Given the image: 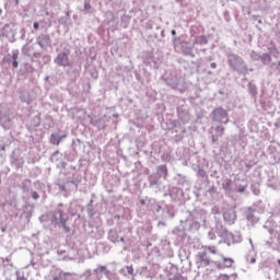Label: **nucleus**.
<instances>
[{
  "label": "nucleus",
  "mask_w": 280,
  "mask_h": 280,
  "mask_svg": "<svg viewBox=\"0 0 280 280\" xmlns=\"http://www.w3.org/2000/svg\"><path fill=\"white\" fill-rule=\"evenodd\" d=\"M31 196L33 200H38V198H40V195H38V192L34 190L31 191Z\"/></svg>",
  "instance_id": "nucleus-60"
},
{
  "label": "nucleus",
  "mask_w": 280,
  "mask_h": 280,
  "mask_svg": "<svg viewBox=\"0 0 280 280\" xmlns=\"http://www.w3.org/2000/svg\"><path fill=\"white\" fill-rule=\"evenodd\" d=\"M30 185H32V180L25 179L22 182V189L23 191H30Z\"/></svg>",
  "instance_id": "nucleus-49"
},
{
  "label": "nucleus",
  "mask_w": 280,
  "mask_h": 280,
  "mask_svg": "<svg viewBox=\"0 0 280 280\" xmlns=\"http://www.w3.org/2000/svg\"><path fill=\"white\" fill-rule=\"evenodd\" d=\"M164 207H162L161 203H158V206L154 208L153 213H156L161 218V213H163Z\"/></svg>",
  "instance_id": "nucleus-53"
},
{
  "label": "nucleus",
  "mask_w": 280,
  "mask_h": 280,
  "mask_svg": "<svg viewBox=\"0 0 280 280\" xmlns=\"http://www.w3.org/2000/svg\"><path fill=\"white\" fill-rule=\"evenodd\" d=\"M222 261H223V266H225V268H232L233 264H235V260H233V258H226L224 256H222Z\"/></svg>",
  "instance_id": "nucleus-46"
},
{
  "label": "nucleus",
  "mask_w": 280,
  "mask_h": 280,
  "mask_svg": "<svg viewBox=\"0 0 280 280\" xmlns=\"http://www.w3.org/2000/svg\"><path fill=\"white\" fill-rule=\"evenodd\" d=\"M22 54L24 55V56H32L31 54H30V46H27V45H24L23 47H22Z\"/></svg>",
  "instance_id": "nucleus-54"
},
{
  "label": "nucleus",
  "mask_w": 280,
  "mask_h": 280,
  "mask_svg": "<svg viewBox=\"0 0 280 280\" xmlns=\"http://www.w3.org/2000/svg\"><path fill=\"white\" fill-rule=\"evenodd\" d=\"M20 100H21V102H23V104H30V103H31L30 93H27V92H22V93L20 94Z\"/></svg>",
  "instance_id": "nucleus-48"
},
{
  "label": "nucleus",
  "mask_w": 280,
  "mask_h": 280,
  "mask_svg": "<svg viewBox=\"0 0 280 280\" xmlns=\"http://www.w3.org/2000/svg\"><path fill=\"white\" fill-rule=\"evenodd\" d=\"M237 273L226 275V273H220L217 278V280H236Z\"/></svg>",
  "instance_id": "nucleus-38"
},
{
  "label": "nucleus",
  "mask_w": 280,
  "mask_h": 280,
  "mask_svg": "<svg viewBox=\"0 0 280 280\" xmlns=\"http://www.w3.org/2000/svg\"><path fill=\"white\" fill-rule=\"evenodd\" d=\"M270 51H271L273 58H279V50L277 48H271Z\"/></svg>",
  "instance_id": "nucleus-61"
},
{
  "label": "nucleus",
  "mask_w": 280,
  "mask_h": 280,
  "mask_svg": "<svg viewBox=\"0 0 280 280\" xmlns=\"http://www.w3.org/2000/svg\"><path fill=\"white\" fill-rule=\"evenodd\" d=\"M228 240L230 241V246H233V244H242V233L235 232L233 234L230 232V234H228Z\"/></svg>",
  "instance_id": "nucleus-26"
},
{
  "label": "nucleus",
  "mask_w": 280,
  "mask_h": 280,
  "mask_svg": "<svg viewBox=\"0 0 280 280\" xmlns=\"http://www.w3.org/2000/svg\"><path fill=\"white\" fill-rule=\"evenodd\" d=\"M203 248V253H206L208 255V253H211V255H218V248H215V246H202Z\"/></svg>",
  "instance_id": "nucleus-43"
},
{
  "label": "nucleus",
  "mask_w": 280,
  "mask_h": 280,
  "mask_svg": "<svg viewBox=\"0 0 280 280\" xmlns=\"http://www.w3.org/2000/svg\"><path fill=\"white\" fill-rule=\"evenodd\" d=\"M162 220H172V218H174V208L170 207V206H165L162 209V213L160 217Z\"/></svg>",
  "instance_id": "nucleus-25"
},
{
  "label": "nucleus",
  "mask_w": 280,
  "mask_h": 280,
  "mask_svg": "<svg viewBox=\"0 0 280 280\" xmlns=\"http://www.w3.org/2000/svg\"><path fill=\"white\" fill-rule=\"evenodd\" d=\"M177 117L180 119L184 124H189L191 120V115H189V112L187 110V107L184 105L177 106Z\"/></svg>",
  "instance_id": "nucleus-13"
},
{
  "label": "nucleus",
  "mask_w": 280,
  "mask_h": 280,
  "mask_svg": "<svg viewBox=\"0 0 280 280\" xmlns=\"http://www.w3.org/2000/svg\"><path fill=\"white\" fill-rule=\"evenodd\" d=\"M194 172H196V175L202 180V183H209V175H207V171H205L202 166L198 165L194 168Z\"/></svg>",
  "instance_id": "nucleus-23"
},
{
  "label": "nucleus",
  "mask_w": 280,
  "mask_h": 280,
  "mask_svg": "<svg viewBox=\"0 0 280 280\" xmlns=\"http://www.w3.org/2000/svg\"><path fill=\"white\" fill-rule=\"evenodd\" d=\"M2 36H5V38H14V36H16V33L14 32V30H12L10 25H5L2 28Z\"/></svg>",
  "instance_id": "nucleus-32"
},
{
  "label": "nucleus",
  "mask_w": 280,
  "mask_h": 280,
  "mask_svg": "<svg viewBox=\"0 0 280 280\" xmlns=\"http://www.w3.org/2000/svg\"><path fill=\"white\" fill-rule=\"evenodd\" d=\"M148 182H149V187L159 189V187H161V177L155 174L152 173L151 175L148 176Z\"/></svg>",
  "instance_id": "nucleus-20"
},
{
  "label": "nucleus",
  "mask_w": 280,
  "mask_h": 280,
  "mask_svg": "<svg viewBox=\"0 0 280 280\" xmlns=\"http://www.w3.org/2000/svg\"><path fill=\"white\" fill-rule=\"evenodd\" d=\"M16 280H27V278H25V275L21 271H16Z\"/></svg>",
  "instance_id": "nucleus-59"
},
{
  "label": "nucleus",
  "mask_w": 280,
  "mask_h": 280,
  "mask_svg": "<svg viewBox=\"0 0 280 280\" xmlns=\"http://www.w3.org/2000/svg\"><path fill=\"white\" fill-rule=\"evenodd\" d=\"M69 56H71V50L65 48L63 51L57 54V57L54 59L55 65H57V67H71Z\"/></svg>",
  "instance_id": "nucleus-8"
},
{
  "label": "nucleus",
  "mask_w": 280,
  "mask_h": 280,
  "mask_svg": "<svg viewBox=\"0 0 280 280\" xmlns=\"http://www.w3.org/2000/svg\"><path fill=\"white\" fill-rule=\"evenodd\" d=\"M260 60L262 65H270V62H272V57L270 56V54L265 52L260 56Z\"/></svg>",
  "instance_id": "nucleus-42"
},
{
  "label": "nucleus",
  "mask_w": 280,
  "mask_h": 280,
  "mask_svg": "<svg viewBox=\"0 0 280 280\" xmlns=\"http://www.w3.org/2000/svg\"><path fill=\"white\" fill-rule=\"evenodd\" d=\"M175 180L179 187H189V179L180 173L175 176Z\"/></svg>",
  "instance_id": "nucleus-30"
},
{
  "label": "nucleus",
  "mask_w": 280,
  "mask_h": 280,
  "mask_svg": "<svg viewBox=\"0 0 280 280\" xmlns=\"http://www.w3.org/2000/svg\"><path fill=\"white\" fill-rule=\"evenodd\" d=\"M207 218L205 217V211L195 209L192 211L183 210L182 217L179 220L180 229L183 231L179 232L180 240H185L186 234L185 231H199L200 223L206 222Z\"/></svg>",
  "instance_id": "nucleus-1"
},
{
  "label": "nucleus",
  "mask_w": 280,
  "mask_h": 280,
  "mask_svg": "<svg viewBox=\"0 0 280 280\" xmlns=\"http://www.w3.org/2000/svg\"><path fill=\"white\" fill-rule=\"evenodd\" d=\"M62 139H67V135H60L58 132H54L50 135L49 137V143H51L52 145H60V142L62 141Z\"/></svg>",
  "instance_id": "nucleus-22"
},
{
  "label": "nucleus",
  "mask_w": 280,
  "mask_h": 280,
  "mask_svg": "<svg viewBox=\"0 0 280 280\" xmlns=\"http://www.w3.org/2000/svg\"><path fill=\"white\" fill-rule=\"evenodd\" d=\"M155 174L163 178L164 180L167 179V174H168V171H167V165L165 164H162V165H159L156 168H155Z\"/></svg>",
  "instance_id": "nucleus-28"
},
{
  "label": "nucleus",
  "mask_w": 280,
  "mask_h": 280,
  "mask_svg": "<svg viewBox=\"0 0 280 280\" xmlns=\"http://www.w3.org/2000/svg\"><path fill=\"white\" fill-rule=\"evenodd\" d=\"M247 93L250 95V97L254 100V102H257V95L259 91L257 90V85L253 82H249L247 84Z\"/></svg>",
  "instance_id": "nucleus-27"
},
{
  "label": "nucleus",
  "mask_w": 280,
  "mask_h": 280,
  "mask_svg": "<svg viewBox=\"0 0 280 280\" xmlns=\"http://www.w3.org/2000/svg\"><path fill=\"white\" fill-rule=\"evenodd\" d=\"M275 240L277 243H275ZM279 243H280V240L277 236L270 237V240L266 242V244H267V246H269V248H278L279 245H277V244H279Z\"/></svg>",
  "instance_id": "nucleus-41"
},
{
  "label": "nucleus",
  "mask_w": 280,
  "mask_h": 280,
  "mask_svg": "<svg viewBox=\"0 0 280 280\" xmlns=\"http://www.w3.org/2000/svg\"><path fill=\"white\" fill-rule=\"evenodd\" d=\"M250 58H252V60L258 61V60H261V55L258 54V52L255 51V50H252V52H250Z\"/></svg>",
  "instance_id": "nucleus-52"
},
{
  "label": "nucleus",
  "mask_w": 280,
  "mask_h": 280,
  "mask_svg": "<svg viewBox=\"0 0 280 280\" xmlns=\"http://www.w3.org/2000/svg\"><path fill=\"white\" fill-rule=\"evenodd\" d=\"M222 187L225 194H233V180H231V178H225L222 183Z\"/></svg>",
  "instance_id": "nucleus-31"
},
{
  "label": "nucleus",
  "mask_w": 280,
  "mask_h": 280,
  "mask_svg": "<svg viewBox=\"0 0 280 280\" xmlns=\"http://www.w3.org/2000/svg\"><path fill=\"white\" fill-rule=\"evenodd\" d=\"M10 161H11V165H14L15 167H23V158H15L14 155H11L10 158Z\"/></svg>",
  "instance_id": "nucleus-36"
},
{
  "label": "nucleus",
  "mask_w": 280,
  "mask_h": 280,
  "mask_svg": "<svg viewBox=\"0 0 280 280\" xmlns=\"http://www.w3.org/2000/svg\"><path fill=\"white\" fill-rule=\"evenodd\" d=\"M217 137H223L224 135V127L223 126H217L214 128Z\"/></svg>",
  "instance_id": "nucleus-51"
},
{
  "label": "nucleus",
  "mask_w": 280,
  "mask_h": 280,
  "mask_svg": "<svg viewBox=\"0 0 280 280\" xmlns=\"http://www.w3.org/2000/svg\"><path fill=\"white\" fill-rule=\"evenodd\" d=\"M159 205L160 203L156 201V199H154V198H149L148 199L147 207H148L149 211H153L154 209H156V207Z\"/></svg>",
  "instance_id": "nucleus-39"
},
{
  "label": "nucleus",
  "mask_w": 280,
  "mask_h": 280,
  "mask_svg": "<svg viewBox=\"0 0 280 280\" xmlns=\"http://www.w3.org/2000/svg\"><path fill=\"white\" fill-rule=\"evenodd\" d=\"M228 58V65L230 69H233V71H237V73H247L248 67L246 66V61H244V58H242L240 55L235 52H229L226 55Z\"/></svg>",
  "instance_id": "nucleus-5"
},
{
  "label": "nucleus",
  "mask_w": 280,
  "mask_h": 280,
  "mask_svg": "<svg viewBox=\"0 0 280 280\" xmlns=\"http://www.w3.org/2000/svg\"><path fill=\"white\" fill-rule=\"evenodd\" d=\"M162 194L163 198H168L171 202H180L185 196V191H183V189L172 185L164 186Z\"/></svg>",
  "instance_id": "nucleus-6"
},
{
  "label": "nucleus",
  "mask_w": 280,
  "mask_h": 280,
  "mask_svg": "<svg viewBox=\"0 0 280 280\" xmlns=\"http://www.w3.org/2000/svg\"><path fill=\"white\" fill-rule=\"evenodd\" d=\"M82 180L80 178H71L67 177L65 179H59L58 187L60 191H65L66 194H69V191H75L78 189V185H80Z\"/></svg>",
  "instance_id": "nucleus-7"
},
{
  "label": "nucleus",
  "mask_w": 280,
  "mask_h": 280,
  "mask_svg": "<svg viewBox=\"0 0 280 280\" xmlns=\"http://www.w3.org/2000/svg\"><path fill=\"white\" fill-rule=\"evenodd\" d=\"M3 62L12 63L13 69H19V50H12V55L3 57Z\"/></svg>",
  "instance_id": "nucleus-15"
},
{
  "label": "nucleus",
  "mask_w": 280,
  "mask_h": 280,
  "mask_svg": "<svg viewBox=\"0 0 280 280\" xmlns=\"http://www.w3.org/2000/svg\"><path fill=\"white\" fill-rule=\"evenodd\" d=\"M0 126L4 128V130H10L12 128V116L11 115H2L0 117Z\"/></svg>",
  "instance_id": "nucleus-24"
},
{
  "label": "nucleus",
  "mask_w": 280,
  "mask_h": 280,
  "mask_svg": "<svg viewBox=\"0 0 280 280\" xmlns=\"http://www.w3.org/2000/svg\"><path fill=\"white\" fill-rule=\"evenodd\" d=\"M22 71L23 73H34V67L32 66V63L25 62L22 66Z\"/></svg>",
  "instance_id": "nucleus-44"
},
{
  "label": "nucleus",
  "mask_w": 280,
  "mask_h": 280,
  "mask_svg": "<svg viewBox=\"0 0 280 280\" xmlns=\"http://www.w3.org/2000/svg\"><path fill=\"white\" fill-rule=\"evenodd\" d=\"M209 240H215V233L213 231L208 232Z\"/></svg>",
  "instance_id": "nucleus-63"
},
{
  "label": "nucleus",
  "mask_w": 280,
  "mask_h": 280,
  "mask_svg": "<svg viewBox=\"0 0 280 280\" xmlns=\"http://www.w3.org/2000/svg\"><path fill=\"white\" fill-rule=\"evenodd\" d=\"M82 12H83V14H93V12H95V9L93 8V5L91 4V2L89 0H84V5H83Z\"/></svg>",
  "instance_id": "nucleus-35"
},
{
  "label": "nucleus",
  "mask_w": 280,
  "mask_h": 280,
  "mask_svg": "<svg viewBox=\"0 0 280 280\" xmlns=\"http://www.w3.org/2000/svg\"><path fill=\"white\" fill-rule=\"evenodd\" d=\"M108 266L97 265L93 271L88 269L79 277L78 280H91L93 275H96V280H101L103 277H105L107 280H119V275L117 273V262L112 261L108 264Z\"/></svg>",
  "instance_id": "nucleus-2"
},
{
  "label": "nucleus",
  "mask_w": 280,
  "mask_h": 280,
  "mask_svg": "<svg viewBox=\"0 0 280 280\" xmlns=\"http://www.w3.org/2000/svg\"><path fill=\"white\" fill-rule=\"evenodd\" d=\"M68 277H71V272L58 271V273L54 276V280H65Z\"/></svg>",
  "instance_id": "nucleus-40"
},
{
  "label": "nucleus",
  "mask_w": 280,
  "mask_h": 280,
  "mask_svg": "<svg viewBox=\"0 0 280 280\" xmlns=\"http://www.w3.org/2000/svg\"><path fill=\"white\" fill-rule=\"evenodd\" d=\"M105 25H108L112 30H115L117 27V19L115 18V13L113 11H106L105 12V19H104Z\"/></svg>",
  "instance_id": "nucleus-16"
},
{
  "label": "nucleus",
  "mask_w": 280,
  "mask_h": 280,
  "mask_svg": "<svg viewBox=\"0 0 280 280\" xmlns=\"http://www.w3.org/2000/svg\"><path fill=\"white\" fill-rule=\"evenodd\" d=\"M211 264H215L211 258L209 257V254L207 252H198L196 255V266L197 268H207V266H211Z\"/></svg>",
  "instance_id": "nucleus-10"
},
{
  "label": "nucleus",
  "mask_w": 280,
  "mask_h": 280,
  "mask_svg": "<svg viewBox=\"0 0 280 280\" xmlns=\"http://www.w3.org/2000/svg\"><path fill=\"white\" fill-rule=\"evenodd\" d=\"M214 265L217 266V268H219V270H224V268H226L224 266L223 260L222 261L218 260V261L214 262Z\"/></svg>",
  "instance_id": "nucleus-58"
},
{
  "label": "nucleus",
  "mask_w": 280,
  "mask_h": 280,
  "mask_svg": "<svg viewBox=\"0 0 280 280\" xmlns=\"http://www.w3.org/2000/svg\"><path fill=\"white\" fill-rule=\"evenodd\" d=\"M50 222L51 224H54V226H62L65 233H71V228L67 225V222H69V212L65 205L59 203L54 209V211L51 212Z\"/></svg>",
  "instance_id": "nucleus-3"
},
{
  "label": "nucleus",
  "mask_w": 280,
  "mask_h": 280,
  "mask_svg": "<svg viewBox=\"0 0 280 280\" xmlns=\"http://www.w3.org/2000/svg\"><path fill=\"white\" fill-rule=\"evenodd\" d=\"M275 128H280V118H278L275 124H273Z\"/></svg>",
  "instance_id": "nucleus-64"
},
{
  "label": "nucleus",
  "mask_w": 280,
  "mask_h": 280,
  "mask_svg": "<svg viewBox=\"0 0 280 280\" xmlns=\"http://www.w3.org/2000/svg\"><path fill=\"white\" fill-rule=\"evenodd\" d=\"M108 240L113 244H117L119 242H125L124 236L119 237V232L115 229L108 231Z\"/></svg>",
  "instance_id": "nucleus-21"
},
{
  "label": "nucleus",
  "mask_w": 280,
  "mask_h": 280,
  "mask_svg": "<svg viewBox=\"0 0 280 280\" xmlns=\"http://www.w3.org/2000/svg\"><path fill=\"white\" fill-rule=\"evenodd\" d=\"M223 220L230 226L232 224H235V220H237V213L235 212V209L231 208V209L225 210L223 212Z\"/></svg>",
  "instance_id": "nucleus-14"
},
{
  "label": "nucleus",
  "mask_w": 280,
  "mask_h": 280,
  "mask_svg": "<svg viewBox=\"0 0 280 280\" xmlns=\"http://www.w3.org/2000/svg\"><path fill=\"white\" fill-rule=\"evenodd\" d=\"M250 189H252L254 196H259V194L261 192L259 190V184H252Z\"/></svg>",
  "instance_id": "nucleus-50"
},
{
  "label": "nucleus",
  "mask_w": 280,
  "mask_h": 280,
  "mask_svg": "<svg viewBox=\"0 0 280 280\" xmlns=\"http://www.w3.org/2000/svg\"><path fill=\"white\" fill-rule=\"evenodd\" d=\"M165 84L179 93H184L185 91V80L178 75L176 70H167L165 74L162 77Z\"/></svg>",
  "instance_id": "nucleus-4"
},
{
  "label": "nucleus",
  "mask_w": 280,
  "mask_h": 280,
  "mask_svg": "<svg viewBox=\"0 0 280 280\" xmlns=\"http://www.w3.org/2000/svg\"><path fill=\"white\" fill-rule=\"evenodd\" d=\"M180 279H183V275L177 272V273L174 275V277L171 280H180Z\"/></svg>",
  "instance_id": "nucleus-62"
},
{
  "label": "nucleus",
  "mask_w": 280,
  "mask_h": 280,
  "mask_svg": "<svg viewBox=\"0 0 280 280\" xmlns=\"http://www.w3.org/2000/svg\"><path fill=\"white\" fill-rule=\"evenodd\" d=\"M237 194H244L246 191V185H238L236 186Z\"/></svg>",
  "instance_id": "nucleus-57"
},
{
  "label": "nucleus",
  "mask_w": 280,
  "mask_h": 280,
  "mask_svg": "<svg viewBox=\"0 0 280 280\" xmlns=\"http://www.w3.org/2000/svg\"><path fill=\"white\" fill-rule=\"evenodd\" d=\"M215 233L219 237H226L231 232L222 223H217Z\"/></svg>",
  "instance_id": "nucleus-29"
},
{
  "label": "nucleus",
  "mask_w": 280,
  "mask_h": 280,
  "mask_svg": "<svg viewBox=\"0 0 280 280\" xmlns=\"http://www.w3.org/2000/svg\"><path fill=\"white\" fill-rule=\"evenodd\" d=\"M212 121L217 124H229V112L222 107H217L212 110Z\"/></svg>",
  "instance_id": "nucleus-9"
},
{
  "label": "nucleus",
  "mask_w": 280,
  "mask_h": 280,
  "mask_svg": "<svg viewBox=\"0 0 280 280\" xmlns=\"http://www.w3.org/2000/svg\"><path fill=\"white\" fill-rule=\"evenodd\" d=\"M33 126H34L35 128H38V126H40V117L35 116V117L33 118Z\"/></svg>",
  "instance_id": "nucleus-56"
},
{
  "label": "nucleus",
  "mask_w": 280,
  "mask_h": 280,
  "mask_svg": "<svg viewBox=\"0 0 280 280\" xmlns=\"http://www.w3.org/2000/svg\"><path fill=\"white\" fill-rule=\"evenodd\" d=\"M36 45H38L43 51H47V49L51 47V37L48 34H40L36 37Z\"/></svg>",
  "instance_id": "nucleus-11"
},
{
  "label": "nucleus",
  "mask_w": 280,
  "mask_h": 280,
  "mask_svg": "<svg viewBox=\"0 0 280 280\" xmlns=\"http://www.w3.org/2000/svg\"><path fill=\"white\" fill-rule=\"evenodd\" d=\"M119 272L124 277H128V275H130L131 277L137 276V273H135V268H132V266H125L119 270Z\"/></svg>",
  "instance_id": "nucleus-33"
},
{
  "label": "nucleus",
  "mask_w": 280,
  "mask_h": 280,
  "mask_svg": "<svg viewBox=\"0 0 280 280\" xmlns=\"http://www.w3.org/2000/svg\"><path fill=\"white\" fill-rule=\"evenodd\" d=\"M194 42L192 44L189 42L182 43V51L184 56H189L190 58H196V54H194Z\"/></svg>",
  "instance_id": "nucleus-17"
},
{
  "label": "nucleus",
  "mask_w": 280,
  "mask_h": 280,
  "mask_svg": "<svg viewBox=\"0 0 280 280\" xmlns=\"http://www.w3.org/2000/svg\"><path fill=\"white\" fill-rule=\"evenodd\" d=\"M142 60L147 67H154L156 69V61H154V54L152 51H144L142 54Z\"/></svg>",
  "instance_id": "nucleus-18"
},
{
  "label": "nucleus",
  "mask_w": 280,
  "mask_h": 280,
  "mask_svg": "<svg viewBox=\"0 0 280 280\" xmlns=\"http://www.w3.org/2000/svg\"><path fill=\"white\" fill-rule=\"evenodd\" d=\"M89 218H93L95 215V209L93 208V199L90 200L86 207Z\"/></svg>",
  "instance_id": "nucleus-45"
},
{
  "label": "nucleus",
  "mask_w": 280,
  "mask_h": 280,
  "mask_svg": "<svg viewBox=\"0 0 280 280\" xmlns=\"http://www.w3.org/2000/svg\"><path fill=\"white\" fill-rule=\"evenodd\" d=\"M219 244H226V246L230 245L229 236H221V240L219 241Z\"/></svg>",
  "instance_id": "nucleus-55"
},
{
  "label": "nucleus",
  "mask_w": 280,
  "mask_h": 280,
  "mask_svg": "<svg viewBox=\"0 0 280 280\" xmlns=\"http://www.w3.org/2000/svg\"><path fill=\"white\" fill-rule=\"evenodd\" d=\"M104 226L102 225H93L91 226L90 235L94 240H102L104 237Z\"/></svg>",
  "instance_id": "nucleus-19"
},
{
  "label": "nucleus",
  "mask_w": 280,
  "mask_h": 280,
  "mask_svg": "<svg viewBox=\"0 0 280 280\" xmlns=\"http://www.w3.org/2000/svg\"><path fill=\"white\" fill-rule=\"evenodd\" d=\"M244 215L245 220L248 222L247 226H255V224L259 223V218L255 215V209L252 207L247 208Z\"/></svg>",
  "instance_id": "nucleus-12"
},
{
  "label": "nucleus",
  "mask_w": 280,
  "mask_h": 280,
  "mask_svg": "<svg viewBox=\"0 0 280 280\" xmlns=\"http://www.w3.org/2000/svg\"><path fill=\"white\" fill-rule=\"evenodd\" d=\"M145 27L147 30H161V25L156 24V22L154 21H149L147 24H145Z\"/></svg>",
  "instance_id": "nucleus-47"
},
{
  "label": "nucleus",
  "mask_w": 280,
  "mask_h": 280,
  "mask_svg": "<svg viewBox=\"0 0 280 280\" xmlns=\"http://www.w3.org/2000/svg\"><path fill=\"white\" fill-rule=\"evenodd\" d=\"M61 161H62V153H60V151H55L50 155V162L51 163H60Z\"/></svg>",
  "instance_id": "nucleus-37"
},
{
  "label": "nucleus",
  "mask_w": 280,
  "mask_h": 280,
  "mask_svg": "<svg viewBox=\"0 0 280 280\" xmlns=\"http://www.w3.org/2000/svg\"><path fill=\"white\" fill-rule=\"evenodd\" d=\"M192 43L194 45H201V46L209 45V38H207V36L205 35L197 36L195 37Z\"/></svg>",
  "instance_id": "nucleus-34"
}]
</instances>
